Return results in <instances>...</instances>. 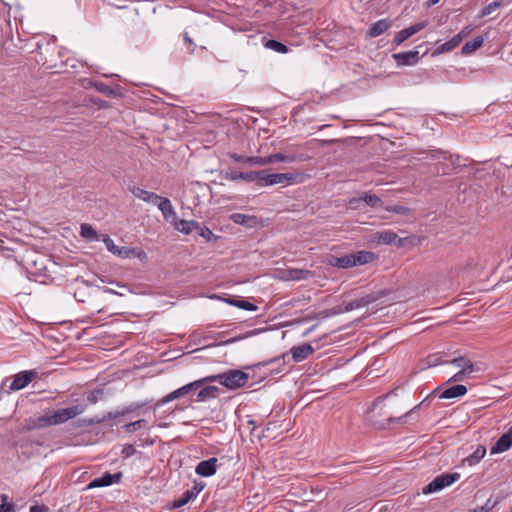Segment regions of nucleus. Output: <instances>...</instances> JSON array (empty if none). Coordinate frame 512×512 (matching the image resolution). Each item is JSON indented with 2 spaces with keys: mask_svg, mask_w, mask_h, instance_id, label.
<instances>
[{
  "mask_svg": "<svg viewBox=\"0 0 512 512\" xmlns=\"http://www.w3.org/2000/svg\"><path fill=\"white\" fill-rule=\"evenodd\" d=\"M313 352L314 348L310 344H303L291 349L292 358L295 362H301L305 360Z\"/></svg>",
  "mask_w": 512,
  "mask_h": 512,
  "instance_id": "obj_19",
  "label": "nucleus"
},
{
  "mask_svg": "<svg viewBox=\"0 0 512 512\" xmlns=\"http://www.w3.org/2000/svg\"><path fill=\"white\" fill-rule=\"evenodd\" d=\"M486 448L484 446H478L476 450L467 458L464 459V462L469 466H474L480 462V460L485 456Z\"/></svg>",
  "mask_w": 512,
  "mask_h": 512,
  "instance_id": "obj_32",
  "label": "nucleus"
},
{
  "mask_svg": "<svg viewBox=\"0 0 512 512\" xmlns=\"http://www.w3.org/2000/svg\"><path fill=\"white\" fill-rule=\"evenodd\" d=\"M472 372L466 370H460L455 375H453L449 381L458 382L464 379V376L471 374Z\"/></svg>",
  "mask_w": 512,
  "mask_h": 512,
  "instance_id": "obj_48",
  "label": "nucleus"
},
{
  "mask_svg": "<svg viewBox=\"0 0 512 512\" xmlns=\"http://www.w3.org/2000/svg\"><path fill=\"white\" fill-rule=\"evenodd\" d=\"M80 235L89 241L98 240L97 231L90 224L81 225Z\"/></svg>",
  "mask_w": 512,
  "mask_h": 512,
  "instance_id": "obj_34",
  "label": "nucleus"
},
{
  "mask_svg": "<svg viewBox=\"0 0 512 512\" xmlns=\"http://www.w3.org/2000/svg\"><path fill=\"white\" fill-rule=\"evenodd\" d=\"M352 254L355 258V266L368 264L373 261L375 257V254L370 251H358Z\"/></svg>",
  "mask_w": 512,
  "mask_h": 512,
  "instance_id": "obj_33",
  "label": "nucleus"
},
{
  "mask_svg": "<svg viewBox=\"0 0 512 512\" xmlns=\"http://www.w3.org/2000/svg\"><path fill=\"white\" fill-rule=\"evenodd\" d=\"M115 255L122 258H130L132 256H136V250L128 247H118Z\"/></svg>",
  "mask_w": 512,
  "mask_h": 512,
  "instance_id": "obj_43",
  "label": "nucleus"
},
{
  "mask_svg": "<svg viewBox=\"0 0 512 512\" xmlns=\"http://www.w3.org/2000/svg\"><path fill=\"white\" fill-rule=\"evenodd\" d=\"M376 300H377L376 296H374L372 294H369V295H366V296L361 297L359 299H355V300H353L351 302H348L344 306L343 309L341 307L333 308L331 314H339V313H343V312H350L352 310L368 306L369 304L375 302Z\"/></svg>",
  "mask_w": 512,
  "mask_h": 512,
  "instance_id": "obj_7",
  "label": "nucleus"
},
{
  "mask_svg": "<svg viewBox=\"0 0 512 512\" xmlns=\"http://www.w3.org/2000/svg\"><path fill=\"white\" fill-rule=\"evenodd\" d=\"M121 477V473L111 474L106 472L102 476L93 479L88 484L87 489L110 486L114 482H118L121 479Z\"/></svg>",
  "mask_w": 512,
  "mask_h": 512,
  "instance_id": "obj_11",
  "label": "nucleus"
},
{
  "mask_svg": "<svg viewBox=\"0 0 512 512\" xmlns=\"http://www.w3.org/2000/svg\"><path fill=\"white\" fill-rule=\"evenodd\" d=\"M197 232L201 237H203L207 242H211L217 239V237L213 234V232L206 226H201L197 229Z\"/></svg>",
  "mask_w": 512,
  "mask_h": 512,
  "instance_id": "obj_42",
  "label": "nucleus"
},
{
  "mask_svg": "<svg viewBox=\"0 0 512 512\" xmlns=\"http://www.w3.org/2000/svg\"><path fill=\"white\" fill-rule=\"evenodd\" d=\"M204 489V484L203 483H195V485L193 486L192 489H190L189 491L190 492H193L194 494V497L196 498V496Z\"/></svg>",
  "mask_w": 512,
  "mask_h": 512,
  "instance_id": "obj_50",
  "label": "nucleus"
},
{
  "mask_svg": "<svg viewBox=\"0 0 512 512\" xmlns=\"http://www.w3.org/2000/svg\"><path fill=\"white\" fill-rule=\"evenodd\" d=\"M328 264L333 267L348 269L355 266V258L353 254L344 255L342 257L331 256Z\"/></svg>",
  "mask_w": 512,
  "mask_h": 512,
  "instance_id": "obj_16",
  "label": "nucleus"
},
{
  "mask_svg": "<svg viewBox=\"0 0 512 512\" xmlns=\"http://www.w3.org/2000/svg\"><path fill=\"white\" fill-rule=\"evenodd\" d=\"M264 46L268 49H271L277 53H281V54H285L288 52V47L279 42V41H276V40H273V39H270V40H267L264 44Z\"/></svg>",
  "mask_w": 512,
  "mask_h": 512,
  "instance_id": "obj_36",
  "label": "nucleus"
},
{
  "mask_svg": "<svg viewBox=\"0 0 512 512\" xmlns=\"http://www.w3.org/2000/svg\"><path fill=\"white\" fill-rule=\"evenodd\" d=\"M461 43V37L460 36H453L451 40L439 45L434 54L435 55H438V54H442V53H446V52H450L452 51L453 49H455L459 44Z\"/></svg>",
  "mask_w": 512,
  "mask_h": 512,
  "instance_id": "obj_26",
  "label": "nucleus"
},
{
  "mask_svg": "<svg viewBox=\"0 0 512 512\" xmlns=\"http://www.w3.org/2000/svg\"><path fill=\"white\" fill-rule=\"evenodd\" d=\"M439 1L440 0H428L427 5L430 7L436 5Z\"/></svg>",
  "mask_w": 512,
  "mask_h": 512,
  "instance_id": "obj_55",
  "label": "nucleus"
},
{
  "mask_svg": "<svg viewBox=\"0 0 512 512\" xmlns=\"http://www.w3.org/2000/svg\"><path fill=\"white\" fill-rule=\"evenodd\" d=\"M103 242L105 243L107 250L115 255L118 250V246L115 245L114 241L108 235H104Z\"/></svg>",
  "mask_w": 512,
  "mask_h": 512,
  "instance_id": "obj_45",
  "label": "nucleus"
},
{
  "mask_svg": "<svg viewBox=\"0 0 512 512\" xmlns=\"http://www.w3.org/2000/svg\"><path fill=\"white\" fill-rule=\"evenodd\" d=\"M30 512H49V508L44 504L33 505L30 507Z\"/></svg>",
  "mask_w": 512,
  "mask_h": 512,
  "instance_id": "obj_49",
  "label": "nucleus"
},
{
  "mask_svg": "<svg viewBox=\"0 0 512 512\" xmlns=\"http://www.w3.org/2000/svg\"><path fill=\"white\" fill-rule=\"evenodd\" d=\"M460 477L457 473H444L434 478L427 486L423 488L424 494L441 491L447 486L453 484Z\"/></svg>",
  "mask_w": 512,
  "mask_h": 512,
  "instance_id": "obj_5",
  "label": "nucleus"
},
{
  "mask_svg": "<svg viewBox=\"0 0 512 512\" xmlns=\"http://www.w3.org/2000/svg\"><path fill=\"white\" fill-rule=\"evenodd\" d=\"M216 462L217 458H210L208 460H203L198 463L195 468V472L203 477H210L216 473Z\"/></svg>",
  "mask_w": 512,
  "mask_h": 512,
  "instance_id": "obj_14",
  "label": "nucleus"
},
{
  "mask_svg": "<svg viewBox=\"0 0 512 512\" xmlns=\"http://www.w3.org/2000/svg\"><path fill=\"white\" fill-rule=\"evenodd\" d=\"M129 191L137 198L147 202V203H151V204H156L157 201L160 199V196L153 193V192H150V191H147V190H144L142 188H139V187H136V186H133V187H130L129 188Z\"/></svg>",
  "mask_w": 512,
  "mask_h": 512,
  "instance_id": "obj_18",
  "label": "nucleus"
},
{
  "mask_svg": "<svg viewBox=\"0 0 512 512\" xmlns=\"http://www.w3.org/2000/svg\"><path fill=\"white\" fill-rule=\"evenodd\" d=\"M158 206L159 210L162 212V215L166 221L174 224L178 217L174 207L172 206L171 201L168 198L160 196V199L155 204Z\"/></svg>",
  "mask_w": 512,
  "mask_h": 512,
  "instance_id": "obj_10",
  "label": "nucleus"
},
{
  "mask_svg": "<svg viewBox=\"0 0 512 512\" xmlns=\"http://www.w3.org/2000/svg\"><path fill=\"white\" fill-rule=\"evenodd\" d=\"M231 219L234 223L236 224H239V225H243V226H246V227H251L253 224L256 223V217L255 216H250V215H245V214H242V213H234L231 215Z\"/></svg>",
  "mask_w": 512,
  "mask_h": 512,
  "instance_id": "obj_30",
  "label": "nucleus"
},
{
  "mask_svg": "<svg viewBox=\"0 0 512 512\" xmlns=\"http://www.w3.org/2000/svg\"><path fill=\"white\" fill-rule=\"evenodd\" d=\"M38 377L35 370H24L14 375L9 386L10 391H18L27 387L34 379Z\"/></svg>",
  "mask_w": 512,
  "mask_h": 512,
  "instance_id": "obj_6",
  "label": "nucleus"
},
{
  "mask_svg": "<svg viewBox=\"0 0 512 512\" xmlns=\"http://www.w3.org/2000/svg\"><path fill=\"white\" fill-rule=\"evenodd\" d=\"M440 364H447V361L442 360V355L440 353L431 354L426 358L427 367H435Z\"/></svg>",
  "mask_w": 512,
  "mask_h": 512,
  "instance_id": "obj_40",
  "label": "nucleus"
},
{
  "mask_svg": "<svg viewBox=\"0 0 512 512\" xmlns=\"http://www.w3.org/2000/svg\"><path fill=\"white\" fill-rule=\"evenodd\" d=\"M388 212H394L399 215H410L411 209L403 205H388L383 207Z\"/></svg>",
  "mask_w": 512,
  "mask_h": 512,
  "instance_id": "obj_39",
  "label": "nucleus"
},
{
  "mask_svg": "<svg viewBox=\"0 0 512 512\" xmlns=\"http://www.w3.org/2000/svg\"><path fill=\"white\" fill-rule=\"evenodd\" d=\"M392 393H393V391L384 396H380V397L376 398L373 402V407H376L378 404L382 403Z\"/></svg>",
  "mask_w": 512,
  "mask_h": 512,
  "instance_id": "obj_53",
  "label": "nucleus"
},
{
  "mask_svg": "<svg viewBox=\"0 0 512 512\" xmlns=\"http://www.w3.org/2000/svg\"><path fill=\"white\" fill-rule=\"evenodd\" d=\"M184 40L186 43L189 44V48H190V51L193 52L194 51V48H195V43L193 42V40L189 37L188 33H184Z\"/></svg>",
  "mask_w": 512,
  "mask_h": 512,
  "instance_id": "obj_52",
  "label": "nucleus"
},
{
  "mask_svg": "<svg viewBox=\"0 0 512 512\" xmlns=\"http://www.w3.org/2000/svg\"><path fill=\"white\" fill-rule=\"evenodd\" d=\"M194 498L195 497H194L193 492H190L189 490H187L181 495V497H179L178 499L173 501L172 507L180 508V507L186 505L189 501H191Z\"/></svg>",
  "mask_w": 512,
  "mask_h": 512,
  "instance_id": "obj_38",
  "label": "nucleus"
},
{
  "mask_svg": "<svg viewBox=\"0 0 512 512\" xmlns=\"http://www.w3.org/2000/svg\"><path fill=\"white\" fill-rule=\"evenodd\" d=\"M512 446V427L500 436L495 445L490 449L491 454L503 453L509 450Z\"/></svg>",
  "mask_w": 512,
  "mask_h": 512,
  "instance_id": "obj_12",
  "label": "nucleus"
},
{
  "mask_svg": "<svg viewBox=\"0 0 512 512\" xmlns=\"http://www.w3.org/2000/svg\"><path fill=\"white\" fill-rule=\"evenodd\" d=\"M472 31L473 28L471 26H466L457 34V36H460L462 40L463 38L467 37Z\"/></svg>",
  "mask_w": 512,
  "mask_h": 512,
  "instance_id": "obj_51",
  "label": "nucleus"
},
{
  "mask_svg": "<svg viewBox=\"0 0 512 512\" xmlns=\"http://www.w3.org/2000/svg\"><path fill=\"white\" fill-rule=\"evenodd\" d=\"M264 158V165L272 164L276 162H295L298 160H303V157H299L297 155H286L282 153H275Z\"/></svg>",
  "mask_w": 512,
  "mask_h": 512,
  "instance_id": "obj_21",
  "label": "nucleus"
},
{
  "mask_svg": "<svg viewBox=\"0 0 512 512\" xmlns=\"http://www.w3.org/2000/svg\"><path fill=\"white\" fill-rule=\"evenodd\" d=\"M204 384H208L206 377L188 383L159 399L156 403V407L163 406L173 400L182 398L188 395L190 392L202 387Z\"/></svg>",
  "mask_w": 512,
  "mask_h": 512,
  "instance_id": "obj_4",
  "label": "nucleus"
},
{
  "mask_svg": "<svg viewBox=\"0 0 512 512\" xmlns=\"http://www.w3.org/2000/svg\"><path fill=\"white\" fill-rule=\"evenodd\" d=\"M372 242L377 244H393L397 241V246L402 245V239L392 230L377 231L372 234Z\"/></svg>",
  "mask_w": 512,
  "mask_h": 512,
  "instance_id": "obj_8",
  "label": "nucleus"
},
{
  "mask_svg": "<svg viewBox=\"0 0 512 512\" xmlns=\"http://www.w3.org/2000/svg\"><path fill=\"white\" fill-rule=\"evenodd\" d=\"M398 65L411 66L419 61V52L416 50L396 53L392 55Z\"/></svg>",
  "mask_w": 512,
  "mask_h": 512,
  "instance_id": "obj_13",
  "label": "nucleus"
},
{
  "mask_svg": "<svg viewBox=\"0 0 512 512\" xmlns=\"http://www.w3.org/2000/svg\"><path fill=\"white\" fill-rule=\"evenodd\" d=\"M93 86L95 87V89L101 93H104L106 95H112L113 94V89L108 86L107 84L101 82V81H96L93 83Z\"/></svg>",
  "mask_w": 512,
  "mask_h": 512,
  "instance_id": "obj_44",
  "label": "nucleus"
},
{
  "mask_svg": "<svg viewBox=\"0 0 512 512\" xmlns=\"http://www.w3.org/2000/svg\"><path fill=\"white\" fill-rule=\"evenodd\" d=\"M88 400L91 403H95L97 401V397L94 394H91V395L88 396Z\"/></svg>",
  "mask_w": 512,
  "mask_h": 512,
  "instance_id": "obj_54",
  "label": "nucleus"
},
{
  "mask_svg": "<svg viewBox=\"0 0 512 512\" xmlns=\"http://www.w3.org/2000/svg\"><path fill=\"white\" fill-rule=\"evenodd\" d=\"M392 24V20L388 18L380 19L371 25L368 31V35L372 38L378 37L382 35L384 32H386L388 29H390L392 27Z\"/></svg>",
  "mask_w": 512,
  "mask_h": 512,
  "instance_id": "obj_17",
  "label": "nucleus"
},
{
  "mask_svg": "<svg viewBox=\"0 0 512 512\" xmlns=\"http://www.w3.org/2000/svg\"><path fill=\"white\" fill-rule=\"evenodd\" d=\"M427 25V22L425 21H422V22H418L414 25H411L401 31H399L394 39H393V42L396 44V45H400L402 44L404 41H406L408 38H410L411 36H413L414 34L420 32L421 30H423Z\"/></svg>",
  "mask_w": 512,
  "mask_h": 512,
  "instance_id": "obj_9",
  "label": "nucleus"
},
{
  "mask_svg": "<svg viewBox=\"0 0 512 512\" xmlns=\"http://www.w3.org/2000/svg\"><path fill=\"white\" fill-rule=\"evenodd\" d=\"M483 43H484V38L482 36L475 37L471 41H468L464 44V46L461 49L462 54L467 55V54H470V53L476 51L483 45Z\"/></svg>",
  "mask_w": 512,
  "mask_h": 512,
  "instance_id": "obj_31",
  "label": "nucleus"
},
{
  "mask_svg": "<svg viewBox=\"0 0 512 512\" xmlns=\"http://www.w3.org/2000/svg\"><path fill=\"white\" fill-rule=\"evenodd\" d=\"M141 407H143V404L132 403L129 406H127L124 409H122L121 411L108 412L107 415L104 416L101 421H106L108 419H113V418H116L118 416H124V415H126L128 413L134 412L137 409H140Z\"/></svg>",
  "mask_w": 512,
  "mask_h": 512,
  "instance_id": "obj_28",
  "label": "nucleus"
},
{
  "mask_svg": "<svg viewBox=\"0 0 512 512\" xmlns=\"http://www.w3.org/2000/svg\"><path fill=\"white\" fill-rule=\"evenodd\" d=\"M358 201H364L367 205L373 207V208H380L383 206V201L381 198H379L377 195L372 193H365L362 197L356 199L353 198L350 200V204H353L354 202Z\"/></svg>",
  "mask_w": 512,
  "mask_h": 512,
  "instance_id": "obj_24",
  "label": "nucleus"
},
{
  "mask_svg": "<svg viewBox=\"0 0 512 512\" xmlns=\"http://www.w3.org/2000/svg\"><path fill=\"white\" fill-rule=\"evenodd\" d=\"M296 176L291 173H269V170L254 171V181L258 185L271 186L276 184L290 183L294 181Z\"/></svg>",
  "mask_w": 512,
  "mask_h": 512,
  "instance_id": "obj_2",
  "label": "nucleus"
},
{
  "mask_svg": "<svg viewBox=\"0 0 512 512\" xmlns=\"http://www.w3.org/2000/svg\"><path fill=\"white\" fill-rule=\"evenodd\" d=\"M49 426H51V421L49 420L48 412H46L42 416L26 419L24 428L28 431H31Z\"/></svg>",
  "mask_w": 512,
  "mask_h": 512,
  "instance_id": "obj_15",
  "label": "nucleus"
},
{
  "mask_svg": "<svg viewBox=\"0 0 512 512\" xmlns=\"http://www.w3.org/2000/svg\"><path fill=\"white\" fill-rule=\"evenodd\" d=\"M466 393H467L466 386H464L462 384H457V385H454V386H451V387L445 389L439 395V397L441 399H451V398L461 397V396L465 395Z\"/></svg>",
  "mask_w": 512,
  "mask_h": 512,
  "instance_id": "obj_23",
  "label": "nucleus"
},
{
  "mask_svg": "<svg viewBox=\"0 0 512 512\" xmlns=\"http://www.w3.org/2000/svg\"><path fill=\"white\" fill-rule=\"evenodd\" d=\"M173 225L175 229L186 235L192 233L193 231H197V229L200 228V223L194 220L188 221L177 219Z\"/></svg>",
  "mask_w": 512,
  "mask_h": 512,
  "instance_id": "obj_22",
  "label": "nucleus"
},
{
  "mask_svg": "<svg viewBox=\"0 0 512 512\" xmlns=\"http://www.w3.org/2000/svg\"><path fill=\"white\" fill-rule=\"evenodd\" d=\"M229 157L235 162L246 163L252 166H263L265 162L264 158L261 156H243L237 153H230Z\"/></svg>",
  "mask_w": 512,
  "mask_h": 512,
  "instance_id": "obj_20",
  "label": "nucleus"
},
{
  "mask_svg": "<svg viewBox=\"0 0 512 512\" xmlns=\"http://www.w3.org/2000/svg\"><path fill=\"white\" fill-rule=\"evenodd\" d=\"M227 303L238 307L240 309L248 310V311H255L257 310V306L251 302L245 301V300H237V299H229L227 300Z\"/></svg>",
  "mask_w": 512,
  "mask_h": 512,
  "instance_id": "obj_37",
  "label": "nucleus"
},
{
  "mask_svg": "<svg viewBox=\"0 0 512 512\" xmlns=\"http://www.w3.org/2000/svg\"><path fill=\"white\" fill-rule=\"evenodd\" d=\"M86 410V406L83 404H77L68 408L58 409V410H49V420L51 421V426L59 425L67 422L69 419H72L80 414H82Z\"/></svg>",
  "mask_w": 512,
  "mask_h": 512,
  "instance_id": "obj_3",
  "label": "nucleus"
},
{
  "mask_svg": "<svg viewBox=\"0 0 512 512\" xmlns=\"http://www.w3.org/2000/svg\"><path fill=\"white\" fill-rule=\"evenodd\" d=\"M502 5V1L496 0L486 5L480 13V17H485L493 13L497 8Z\"/></svg>",
  "mask_w": 512,
  "mask_h": 512,
  "instance_id": "obj_41",
  "label": "nucleus"
},
{
  "mask_svg": "<svg viewBox=\"0 0 512 512\" xmlns=\"http://www.w3.org/2000/svg\"><path fill=\"white\" fill-rule=\"evenodd\" d=\"M225 179L236 181V180H244L247 182H254V171L250 172H237V171H230L226 172L224 175Z\"/></svg>",
  "mask_w": 512,
  "mask_h": 512,
  "instance_id": "obj_27",
  "label": "nucleus"
},
{
  "mask_svg": "<svg viewBox=\"0 0 512 512\" xmlns=\"http://www.w3.org/2000/svg\"><path fill=\"white\" fill-rule=\"evenodd\" d=\"M249 375L241 370L232 369L224 373L207 376L208 383L218 382L224 387L235 390L246 385Z\"/></svg>",
  "mask_w": 512,
  "mask_h": 512,
  "instance_id": "obj_1",
  "label": "nucleus"
},
{
  "mask_svg": "<svg viewBox=\"0 0 512 512\" xmlns=\"http://www.w3.org/2000/svg\"><path fill=\"white\" fill-rule=\"evenodd\" d=\"M8 499L7 495H2L3 503L0 504V512H13V504H7L6 501Z\"/></svg>",
  "mask_w": 512,
  "mask_h": 512,
  "instance_id": "obj_47",
  "label": "nucleus"
},
{
  "mask_svg": "<svg viewBox=\"0 0 512 512\" xmlns=\"http://www.w3.org/2000/svg\"><path fill=\"white\" fill-rule=\"evenodd\" d=\"M244 338H245V336L239 335V336L230 338L228 340L220 341L219 343L209 344L207 347H216V346H220V345H229V344L235 343V342H237V341H239L241 339H244Z\"/></svg>",
  "mask_w": 512,
  "mask_h": 512,
  "instance_id": "obj_46",
  "label": "nucleus"
},
{
  "mask_svg": "<svg viewBox=\"0 0 512 512\" xmlns=\"http://www.w3.org/2000/svg\"><path fill=\"white\" fill-rule=\"evenodd\" d=\"M218 393H219L218 387L208 385V386L202 388L198 392L196 401L197 402H203V401H206V400H209V399L216 398L218 396Z\"/></svg>",
  "mask_w": 512,
  "mask_h": 512,
  "instance_id": "obj_25",
  "label": "nucleus"
},
{
  "mask_svg": "<svg viewBox=\"0 0 512 512\" xmlns=\"http://www.w3.org/2000/svg\"><path fill=\"white\" fill-rule=\"evenodd\" d=\"M123 428L127 433H134L137 430L148 429V422L145 419H139L124 425Z\"/></svg>",
  "mask_w": 512,
  "mask_h": 512,
  "instance_id": "obj_35",
  "label": "nucleus"
},
{
  "mask_svg": "<svg viewBox=\"0 0 512 512\" xmlns=\"http://www.w3.org/2000/svg\"><path fill=\"white\" fill-rule=\"evenodd\" d=\"M447 364H453L456 367L460 368V370L474 372V365L472 361L465 356H460L450 361H447Z\"/></svg>",
  "mask_w": 512,
  "mask_h": 512,
  "instance_id": "obj_29",
  "label": "nucleus"
}]
</instances>
